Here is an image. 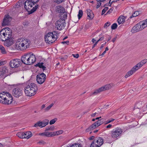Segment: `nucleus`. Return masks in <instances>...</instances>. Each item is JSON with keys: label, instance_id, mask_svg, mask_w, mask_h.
I'll return each mask as SVG.
<instances>
[{"label": "nucleus", "instance_id": "obj_1", "mask_svg": "<svg viewBox=\"0 0 147 147\" xmlns=\"http://www.w3.org/2000/svg\"><path fill=\"white\" fill-rule=\"evenodd\" d=\"M31 43V41L28 39L19 38L15 44V48L18 50H24L29 47Z\"/></svg>", "mask_w": 147, "mask_h": 147}, {"label": "nucleus", "instance_id": "obj_2", "mask_svg": "<svg viewBox=\"0 0 147 147\" xmlns=\"http://www.w3.org/2000/svg\"><path fill=\"white\" fill-rule=\"evenodd\" d=\"M56 34L55 31L47 33L45 37V41L46 43L50 44L55 42L57 38V36Z\"/></svg>", "mask_w": 147, "mask_h": 147}, {"label": "nucleus", "instance_id": "obj_3", "mask_svg": "<svg viewBox=\"0 0 147 147\" xmlns=\"http://www.w3.org/2000/svg\"><path fill=\"white\" fill-rule=\"evenodd\" d=\"M34 4L30 0L26 1L24 3V8L28 11L29 12L30 14L32 13L35 11L38 7V5H37L35 6L32 9H31V8L32 7L33 5H34Z\"/></svg>", "mask_w": 147, "mask_h": 147}, {"label": "nucleus", "instance_id": "obj_4", "mask_svg": "<svg viewBox=\"0 0 147 147\" xmlns=\"http://www.w3.org/2000/svg\"><path fill=\"white\" fill-rule=\"evenodd\" d=\"M147 27L144 20L140 21L134 26L131 30L132 33H135L140 31Z\"/></svg>", "mask_w": 147, "mask_h": 147}, {"label": "nucleus", "instance_id": "obj_5", "mask_svg": "<svg viewBox=\"0 0 147 147\" xmlns=\"http://www.w3.org/2000/svg\"><path fill=\"white\" fill-rule=\"evenodd\" d=\"M147 27L144 20L140 21L134 26L131 30L132 33H135L140 31Z\"/></svg>", "mask_w": 147, "mask_h": 147}, {"label": "nucleus", "instance_id": "obj_6", "mask_svg": "<svg viewBox=\"0 0 147 147\" xmlns=\"http://www.w3.org/2000/svg\"><path fill=\"white\" fill-rule=\"evenodd\" d=\"M65 20L64 19H60L57 21L55 24V28L59 30L63 29L66 26Z\"/></svg>", "mask_w": 147, "mask_h": 147}, {"label": "nucleus", "instance_id": "obj_7", "mask_svg": "<svg viewBox=\"0 0 147 147\" xmlns=\"http://www.w3.org/2000/svg\"><path fill=\"white\" fill-rule=\"evenodd\" d=\"M123 131L122 129L120 128L117 127L113 129L111 133L112 138L114 139L120 136Z\"/></svg>", "mask_w": 147, "mask_h": 147}, {"label": "nucleus", "instance_id": "obj_8", "mask_svg": "<svg viewBox=\"0 0 147 147\" xmlns=\"http://www.w3.org/2000/svg\"><path fill=\"white\" fill-rule=\"evenodd\" d=\"M142 67V66L139 63H138L135 66H134L130 71L126 73L125 75V78H127L129 77Z\"/></svg>", "mask_w": 147, "mask_h": 147}, {"label": "nucleus", "instance_id": "obj_9", "mask_svg": "<svg viewBox=\"0 0 147 147\" xmlns=\"http://www.w3.org/2000/svg\"><path fill=\"white\" fill-rule=\"evenodd\" d=\"M21 61L20 59H15L11 60L9 62V65L11 67L16 68L20 65Z\"/></svg>", "mask_w": 147, "mask_h": 147}, {"label": "nucleus", "instance_id": "obj_10", "mask_svg": "<svg viewBox=\"0 0 147 147\" xmlns=\"http://www.w3.org/2000/svg\"><path fill=\"white\" fill-rule=\"evenodd\" d=\"M49 123V120L45 119L42 121H40L36 123L33 126L34 127H39L40 128H42L45 127Z\"/></svg>", "mask_w": 147, "mask_h": 147}, {"label": "nucleus", "instance_id": "obj_11", "mask_svg": "<svg viewBox=\"0 0 147 147\" xmlns=\"http://www.w3.org/2000/svg\"><path fill=\"white\" fill-rule=\"evenodd\" d=\"M12 94L14 97H19L22 95V91L20 88L16 87L13 89Z\"/></svg>", "mask_w": 147, "mask_h": 147}, {"label": "nucleus", "instance_id": "obj_12", "mask_svg": "<svg viewBox=\"0 0 147 147\" xmlns=\"http://www.w3.org/2000/svg\"><path fill=\"white\" fill-rule=\"evenodd\" d=\"M45 74L43 73L37 75L36 76V80L37 82L40 84L43 83L46 79Z\"/></svg>", "mask_w": 147, "mask_h": 147}, {"label": "nucleus", "instance_id": "obj_13", "mask_svg": "<svg viewBox=\"0 0 147 147\" xmlns=\"http://www.w3.org/2000/svg\"><path fill=\"white\" fill-rule=\"evenodd\" d=\"M111 86L110 84L106 85L95 90L94 92H93V94H97L102 91L107 90L111 88Z\"/></svg>", "mask_w": 147, "mask_h": 147}, {"label": "nucleus", "instance_id": "obj_14", "mask_svg": "<svg viewBox=\"0 0 147 147\" xmlns=\"http://www.w3.org/2000/svg\"><path fill=\"white\" fill-rule=\"evenodd\" d=\"M6 94L7 96L6 97V99H5L2 101V103L8 105L11 103L13 101V98L9 93H7Z\"/></svg>", "mask_w": 147, "mask_h": 147}, {"label": "nucleus", "instance_id": "obj_15", "mask_svg": "<svg viewBox=\"0 0 147 147\" xmlns=\"http://www.w3.org/2000/svg\"><path fill=\"white\" fill-rule=\"evenodd\" d=\"M11 20V18L8 15L5 16L2 23L3 26L8 25Z\"/></svg>", "mask_w": 147, "mask_h": 147}, {"label": "nucleus", "instance_id": "obj_16", "mask_svg": "<svg viewBox=\"0 0 147 147\" xmlns=\"http://www.w3.org/2000/svg\"><path fill=\"white\" fill-rule=\"evenodd\" d=\"M29 58V53H26L22 57L21 60L24 63L27 65H29L28 63L30 59Z\"/></svg>", "mask_w": 147, "mask_h": 147}, {"label": "nucleus", "instance_id": "obj_17", "mask_svg": "<svg viewBox=\"0 0 147 147\" xmlns=\"http://www.w3.org/2000/svg\"><path fill=\"white\" fill-rule=\"evenodd\" d=\"M2 29L4 30L3 31L5 34V36L7 37V38H10L12 36V32L11 29L9 28H6Z\"/></svg>", "mask_w": 147, "mask_h": 147}, {"label": "nucleus", "instance_id": "obj_18", "mask_svg": "<svg viewBox=\"0 0 147 147\" xmlns=\"http://www.w3.org/2000/svg\"><path fill=\"white\" fill-rule=\"evenodd\" d=\"M29 85H27L25 88L24 92L26 95L31 96L35 95L33 93V91L29 89Z\"/></svg>", "mask_w": 147, "mask_h": 147}, {"label": "nucleus", "instance_id": "obj_19", "mask_svg": "<svg viewBox=\"0 0 147 147\" xmlns=\"http://www.w3.org/2000/svg\"><path fill=\"white\" fill-rule=\"evenodd\" d=\"M8 69L5 67L0 68V76L2 77H5L7 76Z\"/></svg>", "mask_w": 147, "mask_h": 147}, {"label": "nucleus", "instance_id": "obj_20", "mask_svg": "<svg viewBox=\"0 0 147 147\" xmlns=\"http://www.w3.org/2000/svg\"><path fill=\"white\" fill-rule=\"evenodd\" d=\"M4 41V45L7 47L10 46L14 43L13 40L11 38H7Z\"/></svg>", "mask_w": 147, "mask_h": 147}, {"label": "nucleus", "instance_id": "obj_21", "mask_svg": "<svg viewBox=\"0 0 147 147\" xmlns=\"http://www.w3.org/2000/svg\"><path fill=\"white\" fill-rule=\"evenodd\" d=\"M29 59L28 64L31 65L34 63L36 61V57L35 55L32 53H29Z\"/></svg>", "mask_w": 147, "mask_h": 147}, {"label": "nucleus", "instance_id": "obj_22", "mask_svg": "<svg viewBox=\"0 0 147 147\" xmlns=\"http://www.w3.org/2000/svg\"><path fill=\"white\" fill-rule=\"evenodd\" d=\"M29 89L33 91V93L35 94L37 91L38 88L37 85L34 83H32L29 85Z\"/></svg>", "mask_w": 147, "mask_h": 147}, {"label": "nucleus", "instance_id": "obj_23", "mask_svg": "<svg viewBox=\"0 0 147 147\" xmlns=\"http://www.w3.org/2000/svg\"><path fill=\"white\" fill-rule=\"evenodd\" d=\"M93 141L94 142H95L96 144L97 143V145L99 147H100L103 143V140L101 137H99L97 139H95Z\"/></svg>", "mask_w": 147, "mask_h": 147}, {"label": "nucleus", "instance_id": "obj_24", "mask_svg": "<svg viewBox=\"0 0 147 147\" xmlns=\"http://www.w3.org/2000/svg\"><path fill=\"white\" fill-rule=\"evenodd\" d=\"M103 123V121H101V119H100L97 121L91 126L92 127V128L94 129L102 124Z\"/></svg>", "mask_w": 147, "mask_h": 147}, {"label": "nucleus", "instance_id": "obj_25", "mask_svg": "<svg viewBox=\"0 0 147 147\" xmlns=\"http://www.w3.org/2000/svg\"><path fill=\"white\" fill-rule=\"evenodd\" d=\"M8 93L7 92H3L0 93V102L2 103V101L5 99H6V97L7 96L6 93Z\"/></svg>", "mask_w": 147, "mask_h": 147}, {"label": "nucleus", "instance_id": "obj_26", "mask_svg": "<svg viewBox=\"0 0 147 147\" xmlns=\"http://www.w3.org/2000/svg\"><path fill=\"white\" fill-rule=\"evenodd\" d=\"M3 31H4V30L2 29L0 31V40L2 41H5L7 39Z\"/></svg>", "mask_w": 147, "mask_h": 147}, {"label": "nucleus", "instance_id": "obj_27", "mask_svg": "<svg viewBox=\"0 0 147 147\" xmlns=\"http://www.w3.org/2000/svg\"><path fill=\"white\" fill-rule=\"evenodd\" d=\"M88 16L90 19H92L94 17V14L92 11L90 9H88L86 10Z\"/></svg>", "mask_w": 147, "mask_h": 147}, {"label": "nucleus", "instance_id": "obj_28", "mask_svg": "<svg viewBox=\"0 0 147 147\" xmlns=\"http://www.w3.org/2000/svg\"><path fill=\"white\" fill-rule=\"evenodd\" d=\"M56 9L57 12L61 13L64 12L65 11L64 8L63 7L60 6H57Z\"/></svg>", "mask_w": 147, "mask_h": 147}, {"label": "nucleus", "instance_id": "obj_29", "mask_svg": "<svg viewBox=\"0 0 147 147\" xmlns=\"http://www.w3.org/2000/svg\"><path fill=\"white\" fill-rule=\"evenodd\" d=\"M24 132V138L28 139L32 136V134L30 131H27Z\"/></svg>", "mask_w": 147, "mask_h": 147}, {"label": "nucleus", "instance_id": "obj_30", "mask_svg": "<svg viewBox=\"0 0 147 147\" xmlns=\"http://www.w3.org/2000/svg\"><path fill=\"white\" fill-rule=\"evenodd\" d=\"M125 18L123 16H121L118 18V23L119 24L123 23L125 21Z\"/></svg>", "mask_w": 147, "mask_h": 147}, {"label": "nucleus", "instance_id": "obj_31", "mask_svg": "<svg viewBox=\"0 0 147 147\" xmlns=\"http://www.w3.org/2000/svg\"><path fill=\"white\" fill-rule=\"evenodd\" d=\"M40 135L44 136L47 137L53 136L52 132H43L39 134Z\"/></svg>", "mask_w": 147, "mask_h": 147}, {"label": "nucleus", "instance_id": "obj_32", "mask_svg": "<svg viewBox=\"0 0 147 147\" xmlns=\"http://www.w3.org/2000/svg\"><path fill=\"white\" fill-rule=\"evenodd\" d=\"M44 63H38L36 64V66L39 67V68H42L43 70H45L46 67L44 65Z\"/></svg>", "mask_w": 147, "mask_h": 147}, {"label": "nucleus", "instance_id": "obj_33", "mask_svg": "<svg viewBox=\"0 0 147 147\" xmlns=\"http://www.w3.org/2000/svg\"><path fill=\"white\" fill-rule=\"evenodd\" d=\"M0 51L2 54H6L7 53L5 48L1 45H0Z\"/></svg>", "mask_w": 147, "mask_h": 147}, {"label": "nucleus", "instance_id": "obj_34", "mask_svg": "<svg viewBox=\"0 0 147 147\" xmlns=\"http://www.w3.org/2000/svg\"><path fill=\"white\" fill-rule=\"evenodd\" d=\"M22 0H20L18 2V3L16 4L15 5V7L16 8H18L21 7L22 6H23L24 3L22 2Z\"/></svg>", "mask_w": 147, "mask_h": 147}, {"label": "nucleus", "instance_id": "obj_35", "mask_svg": "<svg viewBox=\"0 0 147 147\" xmlns=\"http://www.w3.org/2000/svg\"><path fill=\"white\" fill-rule=\"evenodd\" d=\"M63 132V131L62 130H60L56 131V132H52V136H54L55 135H59L62 134Z\"/></svg>", "mask_w": 147, "mask_h": 147}, {"label": "nucleus", "instance_id": "obj_36", "mask_svg": "<svg viewBox=\"0 0 147 147\" xmlns=\"http://www.w3.org/2000/svg\"><path fill=\"white\" fill-rule=\"evenodd\" d=\"M50 4V2L48 0H45L42 4V6L44 7L49 6Z\"/></svg>", "mask_w": 147, "mask_h": 147}, {"label": "nucleus", "instance_id": "obj_37", "mask_svg": "<svg viewBox=\"0 0 147 147\" xmlns=\"http://www.w3.org/2000/svg\"><path fill=\"white\" fill-rule=\"evenodd\" d=\"M61 18L62 19H64L65 20V19H66L67 17V13L66 12L64 11V12H63L62 13H61Z\"/></svg>", "mask_w": 147, "mask_h": 147}, {"label": "nucleus", "instance_id": "obj_38", "mask_svg": "<svg viewBox=\"0 0 147 147\" xmlns=\"http://www.w3.org/2000/svg\"><path fill=\"white\" fill-rule=\"evenodd\" d=\"M17 136L21 138H24V132H19L17 134Z\"/></svg>", "mask_w": 147, "mask_h": 147}, {"label": "nucleus", "instance_id": "obj_39", "mask_svg": "<svg viewBox=\"0 0 147 147\" xmlns=\"http://www.w3.org/2000/svg\"><path fill=\"white\" fill-rule=\"evenodd\" d=\"M53 104L52 103L49 106L44 109L45 112H47L49 111L53 106Z\"/></svg>", "mask_w": 147, "mask_h": 147}, {"label": "nucleus", "instance_id": "obj_40", "mask_svg": "<svg viewBox=\"0 0 147 147\" xmlns=\"http://www.w3.org/2000/svg\"><path fill=\"white\" fill-rule=\"evenodd\" d=\"M139 14V12L138 11H135L133 14L130 17V18H131L133 17H136L138 16Z\"/></svg>", "mask_w": 147, "mask_h": 147}, {"label": "nucleus", "instance_id": "obj_41", "mask_svg": "<svg viewBox=\"0 0 147 147\" xmlns=\"http://www.w3.org/2000/svg\"><path fill=\"white\" fill-rule=\"evenodd\" d=\"M83 11L82 10H80L79 11L78 13V19H80L82 16L83 15Z\"/></svg>", "mask_w": 147, "mask_h": 147}, {"label": "nucleus", "instance_id": "obj_42", "mask_svg": "<svg viewBox=\"0 0 147 147\" xmlns=\"http://www.w3.org/2000/svg\"><path fill=\"white\" fill-rule=\"evenodd\" d=\"M70 147H82L81 145L79 143H75L72 144Z\"/></svg>", "mask_w": 147, "mask_h": 147}, {"label": "nucleus", "instance_id": "obj_43", "mask_svg": "<svg viewBox=\"0 0 147 147\" xmlns=\"http://www.w3.org/2000/svg\"><path fill=\"white\" fill-rule=\"evenodd\" d=\"M147 62V59H145L139 63H140V64H141V65L142 66L143 65H144Z\"/></svg>", "mask_w": 147, "mask_h": 147}, {"label": "nucleus", "instance_id": "obj_44", "mask_svg": "<svg viewBox=\"0 0 147 147\" xmlns=\"http://www.w3.org/2000/svg\"><path fill=\"white\" fill-rule=\"evenodd\" d=\"M90 147H99L93 141L90 145Z\"/></svg>", "mask_w": 147, "mask_h": 147}, {"label": "nucleus", "instance_id": "obj_45", "mask_svg": "<svg viewBox=\"0 0 147 147\" xmlns=\"http://www.w3.org/2000/svg\"><path fill=\"white\" fill-rule=\"evenodd\" d=\"M117 24L116 23H114L111 26V28L112 30H115L117 28Z\"/></svg>", "mask_w": 147, "mask_h": 147}, {"label": "nucleus", "instance_id": "obj_46", "mask_svg": "<svg viewBox=\"0 0 147 147\" xmlns=\"http://www.w3.org/2000/svg\"><path fill=\"white\" fill-rule=\"evenodd\" d=\"M57 120V119L55 118L50 121L49 122L50 125H52L54 124Z\"/></svg>", "mask_w": 147, "mask_h": 147}, {"label": "nucleus", "instance_id": "obj_47", "mask_svg": "<svg viewBox=\"0 0 147 147\" xmlns=\"http://www.w3.org/2000/svg\"><path fill=\"white\" fill-rule=\"evenodd\" d=\"M110 24L111 23L110 22H107L105 24L104 27L105 28H106L108 27L109 26Z\"/></svg>", "mask_w": 147, "mask_h": 147}, {"label": "nucleus", "instance_id": "obj_48", "mask_svg": "<svg viewBox=\"0 0 147 147\" xmlns=\"http://www.w3.org/2000/svg\"><path fill=\"white\" fill-rule=\"evenodd\" d=\"M108 9V7H105L102 10V15L104 14L106 11Z\"/></svg>", "mask_w": 147, "mask_h": 147}, {"label": "nucleus", "instance_id": "obj_49", "mask_svg": "<svg viewBox=\"0 0 147 147\" xmlns=\"http://www.w3.org/2000/svg\"><path fill=\"white\" fill-rule=\"evenodd\" d=\"M59 58L62 61H63L67 58V55H65L63 57L61 56L59 57Z\"/></svg>", "mask_w": 147, "mask_h": 147}, {"label": "nucleus", "instance_id": "obj_50", "mask_svg": "<svg viewBox=\"0 0 147 147\" xmlns=\"http://www.w3.org/2000/svg\"><path fill=\"white\" fill-rule=\"evenodd\" d=\"M114 120V119H109L105 122V124H108L109 123L113 121Z\"/></svg>", "mask_w": 147, "mask_h": 147}, {"label": "nucleus", "instance_id": "obj_51", "mask_svg": "<svg viewBox=\"0 0 147 147\" xmlns=\"http://www.w3.org/2000/svg\"><path fill=\"white\" fill-rule=\"evenodd\" d=\"M93 129H94L92 128V127H91V126H90L86 129V132H89L90 130H93Z\"/></svg>", "mask_w": 147, "mask_h": 147}, {"label": "nucleus", "instance_id": "obj_52", "mask_svg": "<svg viewBox=\"0 0 147 147\" xmlns=\"http://www.w3.org/2000/svg\"><path fill=\"white\" fill-rule=\"evenodd\" d=\"M63 0H54V1L59 4L62 3L63 1Z\"/></svg>", "mask_w": 147, "mask_h": 147}, {"label": "nucleus", "instance_id": "obj_53", "mask_svg": "<svg viewBox=\"0 0 147 147\" xmlns=\"http://www.w3.org/2000/svg\"><path fill=\"white\" fill-rule=\"evenodd\" d=\"M101 2H100V1L97 2V3L96 4V8L98 9V8L101 5Z\"/></svg>", "mask_w": 147, "mask_h": 147}, {"label": "nucleus", "instance_id": "obj_54", "mask_svg": "<svg viewBox=\"0 0 147 147\" xmlns=\"http://www.w3.org/2000/svg\"><path fill=\"white\" fill-rule=\"evenodd\" d=\"M113 8H111L110 9H109V10L107 11V14H110V13H111L112 12V11H113Z\"/></svg>", "mask_w": 147, "mask_h": 147}, {"label": "nucleus", "instance_id": "obj_55", "mask_svg": "<svg viewBox=\"0 0 147 147\" xmlns=\"http://www.w3.org/2000/svg\"><path fill=\"white\" fill-rule=\"evenodd\" d=\"M113 3L112 2H110V1H109V3H108V4H106L104 6V7L106 5H109V6L111 7V4Z\"/></svg>", "mask_w": 147, "mask_h": 147}, {"label": "nucleus", "instance_id": "obj_56", "mask_svg": "<svg viewBox=\"0 0 147 147\" xmlns=\"http://www.w3.org/2000/svg\"><path fill=\"white\" fill-rule=\"evenodd\" d=\"M72 55L73 56V57L76 58H78L79 57V55L78 54H72Z\"/></svg>", "mask_w": 147, "mask_h": 147}, {"label": "nucleus", "instance_id": "obj_57", "mask_svg": "<svg viewBox=\"0 0 147 147\" xmlns=\"http://www.w3.org/2000/svg\"><path fill=\"white\" fill-rule=\"evenodd\" d=\"M69 43V41L68 40L66 41H63L61 43L63 44H68Z\"/></svg>", "mask_w": 147, "mask_h": 147}, {"label": "nucleus", "instance_id": "obj_58", "mask_svg": "<svg viewBox=\"0 0 147 147\" xmlns=\"http://www.w3.org/2000/svg\"><path fill=\"white\" fill-rule=\"evenodd\" d=\"M33 3L35 4L39 0H30Z\"/></svg>", "mask_w": 147, "mask_h": 147}, {"label": "nucleus", "instance_id": "obj_59", "mask_svg": "<svg viewBox=\"0 0 147 147\" xmlns=\"http://www.w3.org/2000/svg\"><path fill=\"white\" fill-rule=\"evenodd\" d=\"M106 43V42H105V43L102 44L101 45V46L100 47V49H102L103 47L105 46V44Z\"/></svg>", "mask_w": 147, "mask_h": 147}, {"label": "nucleus", "instance_id": "obj_60", "mask_svg": "<svg viewBox=\"0 0 147 147\" xmlns=\"http://www.w3.org/2000/svg\"><path fill=\"white\" fill-rule=\"evenodd\" d=\"M46 107V106H45V104H43L42 105L41 107V110H42L44 108H45Z\"/></svg>", "mask_w": 147, "mask_h": 147}, {"label": "nucleus", "instance_id": "obj_61", "mask_svg": "<svg viewBox=\"0 0 147 147\" xmlns=\"http://www.w3.org/2000/svg\"><path fill=\"white\" fill-rule=\"evenodd\" d=\"M98 114V113L95 112L94 113H93L91 115V116L93 117L95 116L96 115Z\"/></svg>", "mask_w": 147, "mask_h": 147}, {"label": "nucleus", "instance_id": "obj_62", "mask_svg": "<svg viewBox=\"0 0 147 147\" xmlns=\"http://www.w3.org/2000/svg\"><path fill=\"white\" fill-rule=\"evenodd\" d=\"M117 0H110V2H111L113 3L114 2H117Z\"/></svg>", "mask_w": 147, "mask_h": 147}, {"label": "nucleus", "instance_id": "obj_63", "mask_svg": "<svg viewBox=\"0 0 147 147\" xmlns=\"http://www.w3.org/2000/svg\"><path fill=\"white\" fill-rule=\"evenodd\" d=\"M112 126V125L111 124H109L106 126L107 128H110Z\"/></svg>", "mask_w": 147, "mask_h": 147}, {"label": "nucleus", "instance_id": "obj_64", "mask_svg": "<svg viewBox=\"0 0 147 147\" xmlns=\"http://www.w3.org/2000/svg\"><path fill=\"white\" fill-rule=\"evenodd\" d=\"M94 136H92L89 138V139L90 140H92L94 139Z\"/></svg>", "mask_w": 147, "mask_h": 147}]
</instances>
